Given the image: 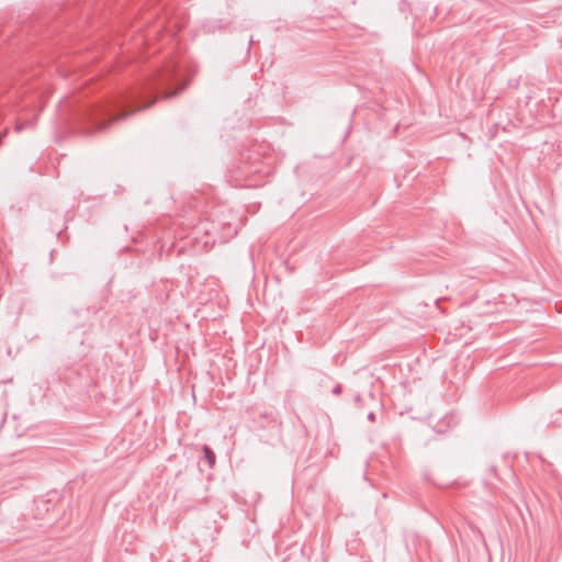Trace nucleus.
Instances as JSON below:
<instances>
[{"mask_svg": "<svg viewBox=\"0 0 562 562\" xmlns=\"http://www.w3.org/2000/svg\"><path fill=\"white\" fill-rule=\"evenodd\" d=\"M341 390H342L341 385H336V386L333 389V394L338 395V394H340V393H341Z\"/></svg>", "mask_w": 562, "mask_h": 562, "instance_id": "20e7f679", "label": "nucleus"}, {"mask_svg": "<svg viewBox=\"0 0 562 562\" xmlns=\"http://www.w3.org/2000/svg\"><path fill=\"white\" fill-rule=\"evenodd\" d=\"M155 102V100L150 101L149 103H145L143 106H140L139 109H146L148 108L149 105H151L153 103Z\"/></svg>", "mask_w": 562, "mask_h": 562, "instance_id": "39448f33", "label": "nucleus"}, {"mask_svg": "<svg viewBox=\"0 0 562 562\" xmlns=\"http://www.w3.org/2000/svg\"><path fill=\"white\" fill-rule=\"evenodd\" d=\"M175 68L168 66L164 71L155 75L148 83L133 89L108 104L95 109L91 114L93 121L92 132L103 131L110 123L130 115L132 112H127L126 108L138 103L147 93L151 94L159 88H162L172 80Z\"/></svg>", "mask_w": 562, "mask_h": 562, "instance_id": "f257e3e1", "label": "nucleus"}, {"mask_svg": "<svg viewBox=\"0 0 562 562\" xmlns=\"http://www.w3.org/2000/svg\"><path fill=\"white\" fill-rule=\"evenodd\" d=\"M203 452H204V458L206 459L210 468H212L215 464V459H216L215 453L209 446H203Z\"/></svg>", "mask_w": 562, "mask_h": 562, "instance_id": "f03ea898", "label": "nucleus"}, {"mask_svg": "<svg viewBox=\"0 0 562 562\" xmlns=\"http://www.w3.org/2000/svg\"><path fill=\"white\" fill-rule=\"evenodd\" d=\"M374 417H375L374 413H369V415H368L369 420H374Z\"/></svg>", "mask_w": 562, "mask_h": 562, "instance_id": "423d86ee", "label": "nucleus"}, {"mask_svg": "<svg viewBox=\"0 0 562 562\" xmlns=\"http://www.w3.org/2000/svg\"><path fill=\"white\" fill-rule=\"evenodd\" d=\"M22 128H23V125H22V124H18V125L15 126V131H16V132H20Z\"/></svg>", "mask_w": 562, "mask_h": 562, "instance_id": "0eeeda50", "label": "nucleus"}, {"mask_svg": "<svg viewBox=\"0 0 562 562\" xmlns=\"http://www.w3.org/2000/svg\"><path fill=\"white\" fill-rule=\"evenodd\" d=\"M183 89H184V86H181V87H179L177 90H175V91H172V92H165L162 97H164L165 99H169V98H171V97H173V95L178 94V93H179L180 91H182Z\"/></svg>", "mask_w": 562, "mask_h": 562, "instance_id": "7ed1b4c3", "label": "nucleus"}]
</instances>
